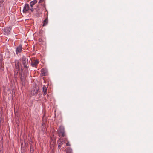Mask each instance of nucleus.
I'll list each match as a JSON object with an SVG mask.
<instances>
[{"label": "nucleus", "instance_id": "obj_5", "mask_svg": "<svg viewBox=\"0 0 153 153\" xmlns=\"http://www.w3.org/2000/svg\"><path fill=\"white\" fill-rule=\"evenodd\" d=\"M30 9L29 6L28 4H25L23 10V12L26 13Z\"/></svg>", "mask_w": 153, "mask_h": 153}, {"label": "nucleus", "instance_id": "obj_10", "mask_svg": "<svg viewBox=\"0 0 153 153\" xmlns=\"http://www.w3.org/2000/svg\"><path fill=\"white\" fill-rule=\"evenodd\" d=\"M30 153H33L34 147L32 141H31L30 142Z\"/></svg>", "mask_w": 153, "mask_h": 153}, {"label": "nucleus", "instance_id": "obj_30", "mask_svg": "<svg viewBox=\"0 0 153 153\" xmlns=\"http://www.w3.org/2000/svg\"><path fill=\"white\" fill-rule=\"evenodd\" d=\"M18 122H19V121H18L16 122V123H17Z\"/></svg>", "mask_w": 153, "mask_h": 153}, {"label": "nucleus", "instance_id": "obj_26", "mask_svg": "<svg viewBox=\"0 0 153 153\" xmlns=\"http://www.w3.org/2000/svg\"><path fill=\"white\" fill-rule=\"evenodd\" d=\"M70 144L69 143V142L68 141V142L66 144V146H70Z\"/></svg>", "mask_w": 153, "mask_h": 153}, {"label": "nucleus", "instance_id": "obj_2", "mask_svg": "<svg viewBox=\"0 0 153 153\" xmlns=\"http://www.w3.org/2000/svg\"><path fill=\"white\" fill-rule=\"evenodd\" d=\"M27 73H25V72H23V73H20V78L21 84L22 86H25V84L26 76Z\"/></svg>", "mask_w": 153, "mask_h": 153}, {"label": "nucleus", "instance_id": "obj_11", "mask_svg": "<svg viewBox=\"0 0 153 153\" xmlns=\"http://www.w3.org/2000/svg\"><path fill=\"white\" fill-rule=\"evenodd\" d=\"M67 140L66 138H63L61 137L60 138L59 140L58 141V142L59 143H62V145L65 143V140Z\"/></svg>", "mask_w": 153, "mask_h": 153}, {"label": "nucleus", "instance_id": "obj_8", "mask_svg": "<svg viewBox=\"0 0 153 153\" xmlns=\"http://www.w3.org/2000/svg\"><path fill=\"white\" fill-rule=\"evenodd\" d=\"M22 50V45H19L18 47H17L16 50V53L18 54L19 53H20L21 52Z\"/></svg>", "mask_w": 153, "mask_h": 153}, {"label": "nucleus", "instance_id": "obj_13", "mask_svg": "<svg viewBox=\"0 0 153 153\" xmlns=\"http://www.w3.org/2000/svg\"><path fill=\"white\" fill-rule=\"evenodd\" d=\"M43 26H45L47 25L48 23V17H46L45 20L43 21Z\"/></svg>", "mask_w": 153, "mask_h": 153}, {"label": "nucleus", "instance_id": "obj_14", "mask_svg": "<svg viewBox=\"0 0 153 153\" xmlns=\"http://www.w3.org/2000/svg\"><path fill=\"white\" fill-rule=\"evenodd\" d=\"M47 88L45 85H43L42 87V92L44 96L45 95L47 94Z\"/></svg>", "mask_w": 153, "mask_h": 153}, {"label": "nucleus", "instance_id": "obj_3", "mask_svg": "<svg viewBox=\"0 0 153 153\" xmlns=\"http://www.w3.org/2000/svg\"><path fill=\"white\" fill-rule=\"evenodd\" d=\"M58 131L59 136H61L63 137L66 136V135L65 133L64 128L63 126H60L58 129Z\"/></svg>", "mask_w": 153, "mask_h": 153}, {"label": "nucleus", "instance_id": "obj_28", "mask_svg": "<svg viewBox=\"0 0 153 153\" xmlns=\"http://www.w3.org/2000/svg\"><path fill=\"white\" fill-rule=\"evenodd\" d=\"M39 13H40V14H41L42 13V11H38Z\"/></svg>", "mask_w": 153, "mask_h": 153}, {"label": "nucleus", "instance_id": "obj_6", "mask_svg": "<svg viewBox=\"0 0 153 153\" xmlns=\"http://www.w3.org/2000/svg\"><path fill=\"white\" fill-rule=\"evenodd\" d=\"M38 89L35 87L33 88L31 91V94L32 95H34L38 93Z\"/></svg>", "mask_w": 153, "mask_h": 153}, {"label": "nucleus", "instance_id": "obj_1", "mask_svg": "<svg viewBox=\"0 0 153 153\" xmlns=\"http://www.w3.org/2000/svg\"><path fill=\"white\" fill-rule=\"evenodd\" d=\"M22 62V64L24 66V68H21V70L23 71L24 70L25 73H27L28 65V59H27L25 56H23L21 59Z\"/></svg>", "mask_w": 153, "mask_h": 153}, {"label": "nucleus", "instance_id": "obj_15", "mask_svg": "<svg viewBox=\"0 0 153 153\" xmlns=\"http://www.w3.org/2000/svg\"><path fill=\"white\" fill-rule=\"evenodd\" d=\"M19 68H14V76L15 77H17L18 74V72Z\"/></svg>", "mask_w": 153, "mask_h": 153}, {"label": "nucleus", "instance_id": "obj_19", "mask_svg": "<svg viewBox=\"0 0 153 153\" xmlns=\"http://www.w3.org/2000/svg\"><path fill=\"white\" fill-rule=\"evenodd\" d=\"M66 153H72V149L70 147H68L65 149Z\"/></svg>", "mask_w": 153, "mask_h": 153}, {"label": "nucleus", "instance_id": "obj_17", "mask_svg": "<svg viewBox=\"0 0 153 153\" xmlns=\"http://www.w3.org/2000/svg\"><path fill=\"white\" fill-rule=\"evenodd\" d=\"M2 62H0V71L1 72L3 71L4 69Z\"/></svg>", "mask_w": 153, "mask_h": 153}, {"label": "nucleus", "instance_id": "obj_24", "mask_svg": "<svg viewBox=\"0 0 153 153\" xmlns=\"http://www.w3.org/2000/svg\"><path fill=\"white\" fill-rule=\"evenodd\" d=\"M42 126H44V125H45V122L44 121V120H42Z\"/></svg>", "mask_w": 153, "mask_h": 153}, {"label": "nucleus", "instance_id": "obj_25", "mask_svg": "<svg viewBox=\"0 0 153 153\" xmlns=\"http://www.w3.org/2000/svg\"><path fill=\"white\" fill-rule=\"evenodd\" d=\"M39 42L42 43L43 41H42V39L40 38L39 39Z\"/></svg>", "mask_w": 153, "mask_h": 153}, {"label": "nucleus", "instance_id": "obj_7", "mask_svg": "<svg viewBox=\"0 0 153 153\" xmlns=\"http://www.w3.org/2000/svg\"><path fill=\"white\" fill-rule=\"evenodd\" d=\"M41 75L42 76H46L47 74L48 71L45 68H43L41 69Z\"/></svg>", "mask_w": 153, "mask_h": 153}, {"label": "nucleus", "instance_id": "obj_18", "mask_svg": "<svg viewBox=\"0 0 153 153\" xmlns=\"http://www.w3.org/2000/svg\"><path fill=\"white\" fill-rule=\"evenodd\" d=\"M37 2V0H34L33 1L30 2V6L32 7H33L36 4Z\"/></svg>", "mask_w": 153, "mask_h": 153}, {"label": "nucleus", "instance_id": "obj_27", "mask_svg": "<svg viewBox=\"0 0 153 153\" xmlns=\"http://www.w3.org/2000/svg\"><path fill=\"white\" fill-rule=\"evenodd\" d=\"M30 10H31V12H33V10H34V9H33V8L31 7V8H30Z\"/></svg>", "mask_w": 153, "mask_h": 153}, {"label": "nucleus", "instance_id": "obj_12", "mask_svg": "<svg viewBox=\"0 0 153 153\" xmlns=\"http://www.w3.org/2000/svg\"><path fill=\"white\" fill-rule=\"evenodd\" d=\"M4 0H0V9H1V11H2L4 10Z\"/></svg>", "mask_w": 153, "mask_h": 153}, {"label": "nucleus", "instance_id": "obj_16", "mask_svg": "<svg viewBox=\"0 0 153 153\" xmlns=\"http://www.w3.org/2000/svg\"><path fill=\"white\" fill-rule=\"evenodd\" d=\"M15 63V68H19V62L18 60H16L14 62Z\"/></svg>", "mask_w": 153, "mask_h": 153}, {"label": "nucleus", "instance_id": "obj_4", "mask_svg": "<svg viewBox=\"0 0 153 153\" xmlns=\"http://www.w3.org/2000/svg\"><path fill=\"white\" fill-rule=\"evenodd\" d=\"M11 29L10 27H6L4 29V33L5 35H8L9 34L10 31Z\"/></svg>", "mask_w": 153, "mask_h": 153}, {"label": "nucleus", "instance_id": "obj_29", "mask_svg": "<svg viewBox=\"0 0 153 153\" xmlns=\"http://www.w3.org/2000/svg\"><path fill=\"white\" fill-rule=\"evenodd\" d=\"M43 7H44V8H45V5H44Z\"/></svg>", "mask_w": 153, "mask_h": 153}, {"label": "nucleus", "instance_id": "obj_22", "mask_svg": "<svg viewBox=\"0 0 153 153\" xmlns=\"http://www.w3.org/2000/svg\"><path fill=\"white\" fill-rule=\"evenodd\" d=\"M58 143V148H59L58 149H59V147H61V146L62 145V143Z\"/></svg>", "mask_w": 153, "mask_h": 153}, {"label": "nucleus", "instance_id": "obj_9", "mask_svg": "<svg viewBox=\"0 0 153 153\" xmlns=\"http://www.w3.org/2000/svg\"><path fill=\"white\" fill-rule=\"evenodd\" d=\"M39 61L37 60H35L32 61L31 63V65L33 67H36L39 63Z\"/></svg>", "mask_w": 153, "mask_h": 153}, {"label": "nucleus", "instance_id": "obj_20", "mask_svg": "<svg viewBox=\"0 0 153 153\" xmlns=\"http://www.w3.org/2000/svg\"><path fill=\"white\" fill-rule=\"evenodd\" d=\"M0 153H3V145L1 143H0Z\"/></svg>", "mask_w": 153, "mask_h": 153}, {"label": "nucleus", "instance_id": "obj_21", "mask_svg": "<svg viewBox=\"0 0 153 153\" xmlns=\"http://www.w3.org/2000/svg\"><path fill=\"white\" fill-rule=\"evenodd\" d=\"M3 55L0 53V62H2L3 61Z\"/></svg>", "mask_w": 153, "mask_h": 153}, {"label": "nucleus", "instance_id": "obj_23", "mask_svg": "<svg viewBox=\"0 0 153 153\" xmlns=\"http://www.w3.org/2000/svg\"><path fill=\"white\" fill-rule=\"evenodd\" d=\"M45 1V0H39V3H40L41 2H44Z\"/></svg>", "mask_w": 153, "mask_h": 153}]
</instances>
